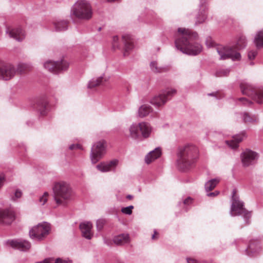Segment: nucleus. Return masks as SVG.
Masks as SVG:
<instances>
[{"label": "nucleus", "instance_id": "cd10ccee", "mask_svg": "<svg viewBox=\"0 0 263 263\" xmlns=\"http://www.w3.org/2000/svg\"><path fill=\"white\" fill-rule=\"evenodd\" d=\"M252 99L258 104H263V87H257Z\"/></svg>", "mask_w": 263, "mask_h": 263}, {"label": "nucleus", "instance_id": "412c9836", "mask_svg": "<svg viewBox=\"0 0 263 263\" xmlns=\"http://www.w3.org/2000/svg\"><path fill=\"white\" fill-rule=\"evenodd\" d=\"M208 9L206 5L203 4L201 1L199 11L196 17V25L200 24L205 22L208 16Z\"/></svg>", "mask_w": 263, "mask_h": 263}, {"label": "nucleus", "instance_id": "864d4df0", "mask_svg": "<svg viewBox=\"0 0 263 263\" xmlns=\"http://www.w3.org/2000/svg\"><path fill=\"white\" fill-rule=\"evenodd\" d=\"M158 65V63L156 61H153L150 63V66H156Z\"/></svg>", "mask_w": 263, "mask_h": 263}, {"label": "nucleus", "instance_id": "f257e3e1", "mask_svg": "<svg viewBox=\"0 0 263 263\" xmlns=\"http://www.w3.org/2000/svg\"><path fill=\"white\" fill-rule=\"evenodd\" d=\"M198 34L189 29L179 28L176 35L175 46L183 53L196 55L202 51V46L197 42Z\"/></svg>", "mask_w": 263, "mask_h": 263}, {"label": "nucleus", "instance_id": "ea45409f", "mask_svg": "<svg viewBox=\"0 0 263 263\" xmlns=\"http://www.w3.org/2000/svg\"><path fill=\"white\" fill-rule=\"evenodd\" d=\"M44 66L48 65L49 66H66L65 64L63 63V62L61 64H59L58 62H52L51 60H47L44 63Z\"/></svg>", "mask_w": 263, "mask_h": 263}, {"label": "nucleus", "instance_id": "f8f14e48", "mask_svg": "<svg viewBox=\"0 0 263 263\" xmlns=\"http://www.w3.org/2000/svg\"><path fill=\"white\" fill-rule=\"evenodd\" d=\"M104 144V141H98L92 146L90 156L93 164L98 162L105 155L106 147Z\"/></svg>", "mask_w": 263, "mask_h": 263}, {"label": "nucleus", "instance_id": "09e8293b", "mask_svg": "<svg viewBox=\"0 0 263 263\" xmlns=\"http://www.w3.org/2000/svg\"><path fill=\"white\" fill-rule=\"evenodd\" d=\"M5 180V178L4 176H3V175L0 176V189L3 185Z\"/></svg>", "mask_w": 263, "mask_h": 263}, {"label": "nucleus", "instance_id": "79ce46f5", "mask_svg": "<svg viewBox=\"0 0 263 263\" xmlns=\"http://www.w3.org/2000/svg\"><path fill=\"white\" fill-rule=\"evenodd\" d=\"M257 51L256 50H251L248 52V57L250 60L254 59L257 55Z\"/></svg>", "mask_w": 263, "mask_h": 263}, {"label": "nucleus", "instance_id": "7c9ffc66", "mask_svg": "<svg viewBox=\"0 0 263 263\" xmlns=\"http://www.w3.org/2000/svg\"><path fill=\"white\" fill-rule=\"evenodd\" d=\"M254 43L257 48L263 47V29L257 32L254 38Z\"/></svg>", "mask_w": 263, "mask_h": 263}, {"label": "nucleus", "instance_id": "bb28decb", "mask_svg": "<svg viewBox=\"0 0 263 263\" xmlns=\"http://www.w3.org/2000/svg\"><path fill=\"white\" fill-rule=\"evenodd\" d=\"M261 250V246L258 240H253L251 241L248 248L246 250L248 255L249 253H255L259 252Z\"/></svg>", "mask_w": 263, "mask_h": 263}, {"label": "nucleus", "instance_id": "37998d69", "mask_svg": "<svg viewBox=\"0 0 263 263\" xmlns=\"http://www.w3.org/2000/svg\"><path fill=\"white\" fill-rule=\"evenodd\" d=\"M151 70L155 73L162 72L163 71L162 67H151Z\"/></svg>", "mask_w": 263, "mask_h": 263}, {"label": "nucleus", "instance_id": "a878e982", "mask_svg": "<svg viewBox=\"0 0 263 263\" xmlns=\"http://www.w3.org/2000/svg\"><path fill=\"white\" fill-rule=\"evenodd\" d=\"M114 242L117 245H123L130 242L129 236L128 234H121L114 237Z\"/></svg>", "mask_w": 263, "mask_h": 263}, {"label": "nucleus", "instance_id": "6ab92c4d", "mask_svg": "<svg viewBox=\"0 0 263 263\" xmlns=\"http://www.w3.org/2000/svg\"><path fill=\"white\" fill-rule=\"evenodd\" d=\"M239 87L241 93L244 95L250 97L251 99L257 88V87L253 86L251 84L246 81L241 82Z\"/></svg>", "mask_w": 263, "mask_h": 263}, {"label": "nucleus", "instance_id": "4c0bfd02", "mask_svg": "<svg viewBox=\"0 0 263 263\" xmlns=\"http://www.w3.org/2000/svg\"><path fill=\"white\" fill-rule=\"evenodd\" d=\"M134 209V206L129 205L128 206L123 208L121 209V212L127 215H130L132 213V210Z\"/></svg>", "mask_w": 263, "mask_h": 263}, {"label": "nucleus", "instance_id": "8fccbe9b", "mask_svg": "<svg viewBox=\"0 0 263 263\" xmlns=\"http://www.w3.org/2000/svg\"><path fill=\"white\" fill-rule=\"evenodd\" d=\"M218 94H219L218 92H212V93H208V95L209 96L215 97L216 98L219 99L220 97L218 96Z\"/></svg>", "mask_w": 263, "mask_h": 263}, {"label": "nucleus", "instance_id": "1a4fd4ad", "mask_svg": "<svg viewBox=\"0 0 263 263\" xmlns=\"http://www.w3.org/2000/svg\"><path fill=\"white\" fill-rule=\"evenodd\" d=\"M50 224L47 222L39 223L29 231L30 237L35 240L40 241L44 239L49 233Z\"/></svg>", "mask_w": 263, "mask_h": 263}, {"label": "nucleus", "instance_id": "39448f33", "mask_svg": "<svg viewBox=\"0 0 263 263\" xmlns=\"http://www.w3.org/2000/svg\"><path fill=\"white\" fill-rule=\"evenodd\" d=\"M53 192L54 200L59 205L64 204L72 197V190L70 185L64 181L55 183L53 187Z\"/></svg>", "mask_w": 263, "mask_h": 263}, {"label": "nucleus", "instance_id": "4d7b16f0", "mask_svg": "<svg viewBox=\"0 0 263 263\" xmlns=\"http://www.w3.org/2000/svg\"><path fill=\"white\" fill-rule=\"evenodd\" d=\"M0 64H1V61L0 60Z\"/></svg>", "mask_w": 263, "mask_h": 263}, {"label": "nucleus", "instance_id": "ddd939ff", "mask_svg": "<svg viewBox=\"0 0 263 263\" xmlns=\"http://www.w3.org/2000/svg\"><path fill=\"white\" fill-rule=\"evenodd\" d=\"M241 159L243 166L247 167L253 164L254 161L258 158L257 153L249 149H246L241 155Z\"/></svg>", "mask_w": 263, "mask_h": 263}, {"label": "nucleus", "instance_id": "58836bf2", "mask_svg": "<svg viewBox=\"0 0 263 263\" xmlns=\"http://www.w3.org/2000/svg\"><path fill=\"white\" fill-rule=\"evenodd\" d=\"M22 195V193L21 191L17 189L15 191L14 195L11 197V199L13 201H16L18 199L21 198Z\"/></svg>", "mask_w": 263, "mask_h": 263}, {"label": "nucleus", "instance_id": "4468645a", "mask_svg": "<svg viewBox=\"0 0 263 263\" xmlns=\"http://www.w3.org/2000/svg\"><path fill=\"white\" fill-rule=\"evenodd\" d=\"M15 214L11 210H0V223L9 225L12 223L15 219Z\"/></svg>", "mask_w": 263, "mask_h": 263}, {"label": "nucleus", "instance_id": "aec40b11", "mask_svg": "<svg viewBox=\"0 0 263 263\" xmlns=\"http://www.w3.org/2000/svg\"><path fill=\"white\" fill-rule=\"evenodd\" d=\"M122 40L124 44L123 55L126 57L129 55L130 50L134 48L133 41L129 34L122 35Z\"/></svg>", "mask_w": 263, "mask_h": 263}, {"label": "nucleus", "instance_id": "7ed1b4c3", "mask_svg": "<svg viewBox=\"0 0 263 263\" xmlns=\"http://www.w3.org/2000/svg\"><path fill=\"white\" fill-rule=\"evenodd\" d=\"M198 148L193 145H186L180 147L177 153V164L181 170L188 169L198 157Z\"/></svg>", "mask_w": 263, "mask_h": 263}, {"label": "nucleus", "instance_id": "20e7f679", "mask_svg": "<svg viewBox=\"0 0 263 263\" xmlns=\"http://www.w3.org/2000/svg\"><path fill=\"white\" fill-rule=\"evenodd\" d=\"M247 45L245 36L241 35L238 39L235 45L232 46H219L216 49L219 55V59L224 60L231 59L234 62L240 61L241 59L240 53L236 50L244 49Z\"/></svg>", "mask_w": 263, "mask_h": 263}, {"label": "nucleus", "instance_id": "a19ab883", "mask_svg": "<svg viewBox=\"0 0 263 263\" xmlns=\"http://www.w3.org/2000/svg\"><path fill=\"white\" fill-rule=\"evenodd\" d=\"M238 101L242 102V103L245 105H250L252 104V101L243 97L238 98Z\"/></svg>", "mask_w": 263, "mask_h": 263}, {"label": "nucleus", "instance_id": "e433bc0d", "mask_svg": "<svg viewBox=\"0 0 263 263\" xmlns=\"http://www.w3.org/2000/svg\"><path fill=\"white\" fill-rule=\"evenodd\" d=\"M48 195L47 192H45L44 194L40 197L39 202L41 205H43L47 202Z\"/></svg>", "mask_w": 263, "mask_h": 263}, {"label": "nucleus", "instance_id": "4be33fe9", "mask_svg": "<svg viewBox=\"0 0 263 263\" xmlns=\"http://www.w3.org/2000/svg\"><path fill=\"white\" fill-rule=\"evenodd\" d=\"M238 117L241 119L245 123H257L259 121L258 116L255 115H251L247 112H243L237 114Z\"/></svg>", "mask_w": 263, "mask_h": 263}, {"label": "nucleus", "instance_id": "9d476101", "mask_svg": "<svg viewBox=\"0 0 263 263\" xmlns=\"http://www.w3.org/2000/svg\"><path fill=\"white\" fill-rule=\"evenodd\" d=\"M176 90L175 89L167 88L159 95L152 98L150 103L156 107H161L170 100L176 93Z\"/></svg>", "mask_w": 263, "mask_h": 263}, {"label": "nucleus", "instance_id": "3c124183", "mask_svg": "<svg viewBox=\"0 0 263 263\" xmlns=\"http://www.w3.org/2000/svg\"><path fill=\"white\" fill-rule=\"evenodd\" d=\"M80 148V145H78V144H71L69 146V148L71 150H73L74 149H76V148Z\"/></svg>", "mask_w": 263, "mask_h": 263}, {"label": "nucleus", "instance_id": "de8ad7c7", "mask_svg": "<svg viewBox=\"0 0 263 263\" xmlns=\"http://www.w3.org/2000/svg\"><path fill=\"white\" fill-rule=\"evenodd\" d=\"M192 199L190 197H188L184 200L183 203L184 205H189L192 202Z\"/></svg>", "mask_w": 263, "mask_h": 263}, {"label": "nucleus", "instance_id": "473e14b6", "mask_svg": "<svg viewBox=\"0 0 263 263\" xmlns=\"http://www.w3.org/2000/svg\"><path fill=\"white\" fill-rule=\"evenodd\" d=\"M219 182V180L217 178L211 179L208 181L205 184V189L206 192H209L213 190L216 185Z\"/></svg>", "mask_w": 263, "mask_h": 263}, {"label": "nucleus", "instance_id": "72a5a7b5", "mask_svg": "<svg viewBox=\"0 0 263 263\" xmlns=\"http://www.w3.org/2000/svg\"><path fill=\"white\" fill-rule=\"evenodd\" d=\"M230 71L229 69L224 68L221 67L216 69L215 75L217 77L227 76L229 73Z\"/></svg>", "mask_w": 263, "mask_h": 263}, {"label": "nucleus", "instance_id": "9b49d317", "mask_svg": "<svg viewBox=\"0 0 263 263\" xmlns=\"http://www.w3.org/2000/svg\"><path fill=\"white\" fill-rule=\"evenodd\" d=\"M27 67H0V80H8L15 74H22L27 71Z\"/></svg>", "mask_w": 263, "mask_h": 263}, {"label": "nucleus", "instance_id": "0eeeda50", "mask_svg": "<svg viewBox=\"0 0 263 263\" xmlns=\"http://www.w3.org/2000/svg\"><path fill=\"white\" fill-rule=\"evenodd\" d=\"M152 128L150 125L146 122H141L139 124H133L128 129L129 134L125 133V135L133 139H138L140 137V134L144 138L149 136Z\"/></svg>", "mask_w": 263, "mask_h": 263}, {"label": "nucleus", "instance_id": "f704fd0d", "mask_svg": "<svg viewBox=\"0 0 263 263\" xmlns=\"http://www.w3.org/2000/svg\"><path fill=\"white\" fill-rule=\"evenodd\" d=\"M112 48L114 50L119 49L120 48V45L119 43V37L118 36H113L112 41Z\"/></svg>", "mask_w": 263, "mask_h": 263}, {"label": "nucleus", "instance_id": "423d86ee", "mask_svg": "<svg viewBox=\"0 0 263 263\" xmlns=\"http://www.w3.org/2000/svg\"><path fill=\"white\" fill-rule=\"evenodd\" d=\"M71 15L79 20H88L92 15L91 7L86 1H78L71 8Z\"/></svg>", "mask_w": 263, "mask_h": 263}, {"label": "nucleus", "instance_id": "6e6552de", "mask_svg": "<svg viewBox=\"0 0 263 263\" xmlns=\"http://www.w3.org/2000/svg\"><path fill=\"white\" fill-rule=\"evenodd\" d=\"M236 190H233L230 215L232 216L242 215L244 217L246 223H248V220L251 215V213L247 211L243 208V202L239 200V197L236 194Z\"/></svg>", "mask_w": 263, "mask_h": 263}, {"label": "nucleus", "instance_id": "c03bdc74", "mask_svg": "<svg viewBox=\"0 0 263 263\" xmlns=\"http://www.w3.org/2000/svg\"><path fill=\"white\" fill-rule=\"evenodd\" d=\"M46 105H47V103L45 101H43V102H42V103H41V107L43 108V109L40 110V114L42 115H45V109Z\"/></svg>", "mask_w": 263, "mask_h": 263}, {"label": "nucleus", "instance_id": "603ef678", "mask_svg": "<svg viewBox=\"0 0 263 263\" xmlns=\"http://www.w3.org/2000/svg\"><path fill=\"white\" fill-rule=\"evenodd\" d=\"M187 263H197V260L193 258H187Z\"/></svg>", "mask_w": 263, "mask_h": 263}, {"label": "nucleus", "instance_id": "393cba45", "mask_svg": "<svg viewBox=\"0 0 263 263\" xmlns=\"http://www.w3.org/2000/svg\"><path fill=\"white\" fill-rule=\"evenodd\" d=\"M245 135L244 133L236 135L232 137V140L226 141V143L232 148H236L239 143L242 141Z\"/></svg>", "mask_w": 263, "mask_h": 263}, {"label": "nucleus", "instance_id": "49530a36", "mask_svg": "<svg viewBox=\"0 0 263 263\" xmlns=\"http://www.w3.org/2000/svg\"><path fill=\"white\" fill-rule=\"evenodd\" d=\"M218 191H215L214 192L210 193L207 194V196L209 197H215L219 194Z\"/></svg>", "mask_w": 263, "mask_h": 263}, {"label": "nucleus", "instance_id": "a18cd8bd", "mask_svg": "<svg viewBox=\"0 0 263 263\" xmlns=\"http://www.w3.org/2000/svg\"><path fill=\"white\" fill-rule=\"evenodd\" d=\"M52 262L51 263H68V262L65 260H63L60 258H58L56 259H54L52 258Z\"/></svg>", "mask_w": 263, "mask_h": 263}, {"label": "nucleus", "instance_id": "c9c22d12", "mask_svg": "<svg viewBox=\"0 0 263 263\" xmlns=\"http://www.w3.org/2000/svg\"><path fill=\"white\" fill-rule=\"evenodd\" d=\"M105 223V221L104 219H100L97 220L96 222V227L97 230L99 231H101L103 229Z\"/></svg>", "mask_w": 263, "mask_h": 263}, {"label": "nucleus", "instance_id": "5fc2aeb1", "mask_svg": "<svg viewBox=\"0 0 263 263\" xmlns=\"http://www.w3.org/2000/svg\"><path fill=\"white\" fill-rule=\"evenodd\" d=\"M133 196L131 195H128L127 196H126V198L128 199H132L133 198Z\"/></svg>", "mask_w": 263, "mask_h": 263}, {"label": "nucleus", "instance_id": "c756f323", "mask_svg": "<svg viewBox=\"0 0 263 263\" xmlns=\"http://www.w3.org/2000/svg\"><path fill=\"white\" fill-rule=\"evenodd\" d=\"M54 26L55 31H65L68 28V23L65 21H59L54 23Z\"/></svg>", "mask_w": 263, "mask_h": 263}, {"label": "nucleus", "instance_id": "c85d7f7f", "mask_svg": "<svg viewBox=\"0 0 263 263\" xmlns=\"http://www.w3.org/2000/svg\"><path fill=\"white\" fill-rule=\"evenodd\" d=\"M152 111V107L148 105H142L138 110V116L140 117H144L147 116Z\"/></svg>", "mask_w": 263, "mask_h": 263}, {"label": "nucleus", "instance_id": "f3484780", "mask_svg": "<svg viewBox=\"0 0 263 263\" xmlns=\"http://www.w3.org/2000/svg\"><path fill=\"white\" fill-rule=\"evenodd\" d=\"M79 227L82 236L87 239H91L93 236L92 223L89 221H85L81 223Z\"/></svg>", "mask_w": 263, "mask_h": 263}, {"label": "nucleus", "instance_id": "f03ea898", "mask_svg": "<svg viewBox=\"0 0 263 263\" xmlns=\"http://www.w3.org/2000/svg\"><path fill=\"white\" fill-rule=\"evenodd\" d=\"M198 34L189 29L179 28L176 35L175 46L183 53L196 55L202 51V46L197 42Z\"/></svg>", "mask_w": 263, "mask_h": 263}, {"label": "nucleus", "instance_id": "5701e85b", "mask_svg": "<svg viewBox=\"0 0 263 263\" xmlns=\"http://www.w3.org/2000/svg\"><path fill=\"white\" fill-rule=\"evenodd\" d=\"M161 155V149L160 147H157L153 151L149 152L145 157V162L146 164H150L151 162L158 159Z\"/></svg>", "mask_w": 263, "mask_h": 263}, {"label": "nucleus", "instance_id": "a211bd4d", "mask_svg": "<svg viewBox=\"0 0 263 263\" xmlns=\"http://www.w3.org/2000/svg\"><path fill=\"white\" fill-rule=\"evenodd\" d=\"M118 163L119 161L117 159H114L109 162H102L98 164L96 167L102 172H107L114 171L118 165Z\"/></svg>", "mask_w": 263, "mask_h": 263}, {"label": "nucleus", "instance_id": "2f4dec72", "mask_svg": "<svg viewBox=\"0 0 263 263\" xmlns=\"http://www.w3.org/2000/svg\"><path fill=\"white\" fill-rule=\"evenodd\" d=\"M50 72L53 74H59L67 70L68 67H44Z\"/></svg>", "mask_w": 263, "mask_h": 263}, {"label": "nucleus", "instance_id": "dca6fc26", "mask_svg": "<svg viewBox=\"0 0 263 263\" xmlns=\"http://www.w3.org/2000/svg\"><path fill=\"white\" fill-rule=\"evenodd\" d=\"M6 32L9 36L18 42L22 41L25 37V34L24 30L21 28H8Z\"/></svg>", "mask_w": 263, "mask_h": 263}, {"label": "nucleus", "instance_id": "2eb2a0df", "mask_svg": "<svg viewBox=\"0 0 263 263\" xmlns=\"http://www.w3.org/2000/svg\"><path fill=\"white\" fill-rule=\"evenodd\" d=\"M7 243L12 248L22 251H27L31 247L30 243L28 241L23 239L8 240Z\"/></svg>", "mask_w": 263, "mask_h": 263}, {"label": "nucleus", "instance_id": "6e6d98bb", "mask_svg": "<svg viewBox=\"0 0 263 263\" xmlns=\"http://www.w3.org/2000/svg\"><path fill=\"white\" fill-rule=\"evenodd\" d=\"M157 234V232L155 230V231H154V234L153 235V236H152V239H155V235H156V234Z\"/></svg>", "mask_w": 263, "mask_h": 263}, {"label": "nucleus", "instance_id": "b1692460", "mask_svg": "<svg viewBox=\"0 0 263 263\" xmlns=\"http://www.w3.org/2000/svg\"><path fill=\"white\" fill-rule=\"evenodd\" d=\"M108 80V78L105 77L104 74L99 77L93 78L91 79L87 85V88L89 89H93L103 84L104 82Z\"/></svg>", "mask_w": 263, "mask_h": 263}]
</instances>
